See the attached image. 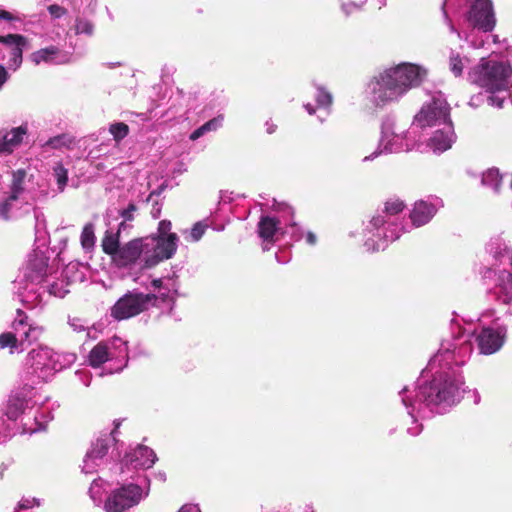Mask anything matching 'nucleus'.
Instances as JSON below:
<instances>
[{
    "label": "nucleus",
    "instance_id": "49530a36",
    "mask_svg": "<svg viewBox=\"0 0 512 512\" xmlns=\"http://www.w3.org/2000/svg\"><path fill=\"white\" fill-rule=\"evenodd\" d=\"M75 30L77 34L91 35L93 33V24L86 19H77Z\"/></svg>",
    "mask_w": 512,
    "mask_h": 512
},
{
    "label": "nucleus",
    "instance_id": "2f4dec72",
    "mask_svg": "<svg viewBox=\"0 0 512 512\" xmlns=\"http://www.w3.org/2000/svg\"><path fill=\"white\" fill-rule=\"evenodd\" d=\"M44 289L46 290V302L48 301L50 296H54L57 298H64L69 292V284H67V280L62 277V279H57L51 283L44 282Z\"/></svg>",
    "mask_w": 512,
    "mask_h": 512
},
{
    "label": "nucleus",
    "instance_id": "c756f323",
    "mask_svg": "<svg viewBox=\"0 0 512 512\" xmlns=\"http://www.w3.org/2000/svg\"><path fill=\"white\" fill-rule=\"evenodd\" d=\"M89 273L88 266L78 261L68 263L62 271V277L67 280V284L82 283L87 279Z\"/></svg>",
    "mask_w": 512,
    "mask_h": 512
},
{
    "label": "nucleus",
    "instance_id": "4d7b16f0",
    "mask_svg": "<svg viewBox=\"0 0 512 512\" xmlns=\"http://www.w3.org/2000/svg\"><path fill=\"white\" fill-rule=\"evenodd\" d=\"M403 142L404 143H411L412 144V148L415 146L416 142H417V137L415 135V132L414 131H407V132H403Z\"/></svg>",
    "mask_w": 512,
    "mask_h": 512
},
{
    "label": "nucleus",
    "instance_id": "423d86ee",
    "mask_svg": "<svg viewBox=\"0 0 512 512\" xmlns=\"http://www.w3.org/2000/svg\"><path fill=\"white\" fill-rule=\"evenodd\" d=\"M76 359L75 353L56 352L46 345H39L26 355L24 377L32 384L48 382L56 373L70 367Z\"/></svg>",
    "mask_w": 512,
    "mask_h": 512
},
{
    "label": "nucleus",
    "instance_id": "8fccbe9b",
    "mask_svg": "<svg viewBox=\"0 0 512 512\" xmlns=\"http://www.w3.org/2000/svg\"><path fill=\"white\" fill-rule=\"evenodd\" d=\"M282 221H287V218L284 216L277 217V216H264L262 215L260 218V221L258 224L264 225V224H280Z\"/></svg>",
    "mask_w": 512,
    "mask_h": 512
},
{
    "label": "nucleus",
    "instance_id": "9b49d317",
    "mask_svg": "<svg viewBox=\"0 0 512 512\" xmlns=\"http://www.w3.org/2000/svg\"><path fill=\"white\" fill-rule=\"evenodd\" d=\"M159 226L156 235L142 237L144 246V266L151 268L174 256L178 247V236Z\"/></svg>",
    "mask_w": 512,
    "mask_h": 512
},
{
    "label": "nucleus",
    "instance_id": "a211bd4d",
    "mask_svg": "<svg viewBox=\"0 0 512 512\" xmlns=\"http://www.w3.org/2000/svg\"><path fill=\"white\" fill-rule=\"evenodd\" d=\"M141 283L149 289L148 294L156 295V305H158V302L170 303L174 301L178 290V282L174 277L151 279L149 284L147 282Z\"/></svg>",
    "mask_w": 512,
    "mask_h": 512
},
{
    "label": "nucleus",
    "instance_id": "58836bf2",
    "mask_svg": "<svg viewBox=\"0 0 512 512\" xmlns=\"http://www.w3.org/2000/svg\"><path fill=\"white\" fill-rule=\"evenodd\" d=\"M206 226H192L190 229H185L182 232L184 239L188 242H197L199 241L204 233Z\"/></svg>",
    "mask_w": 512,
    "mask_h": 512
},
{
    "label": "nucleus",
    "instance_id": "4468645a",
    "mask_svg": "<svg viewBox=\"0 0 512 512\" xmlns=\"http://www.w3.org/2000/svg\"><path fill=\"white\" fill-rule=\"evenodd\" d=\"M407 226H365L362 230L363 245L367 251L384 250L389 243L397 240L401 234L410 232Z\"/></svg>",
    "mask_w": 512,
    "mask_h": 512
},
{
    "label": "nucleus",
    "instance_id": "412c9836",
    "mask_svg": "<svg viewBox=\"0 0 512 512\" xmlns=\"http://www.w3.org/2000/svg\"><path fill=\"white\" fill-rule=\"evenodd\" d=\"M443 203L438 198H429L415 202L410 218L413 224H426L432 220Z\"/></svg>",
    "mask_w": 512,
    "mask_h": 512
},
{
    "label": "nucleus",
    "instance_id": "603ef678",
    "mask_svg": "<svg viewBox=\"0 0 512 512\" xmlns=\"http://www.w3.org/2000/svg\"><path fill=\"white\" fill-rule=\"evenodd\" d=\"M490 95L489 92H487V90L484 92V93H479L475 96H473L471 99H470V102L469 104L471 106H478L480 102H483V101H486L487 102V96Z\"/></svg>",
    "mask_w": 512,
    "mask_h": 512
},
{
    "label": "nucleus",
    "instance_id": "37998d69",
    "mask_svg": "<svg viewBox=\"0 0 512 512\" xmlns=\"http://www.w3.org/2000/svg\"><path fill=\"white\" fill-rule=\"evenodd\" d=\"M405 205L399 199L388 200L384 206V212L388 215H396L403 211Z\"/></svg>",
    "mask_w": 512,
    "mask_h": 512
},
{
    "label": "nucleus",
    "instance_id": "473e14b6",
    "mask_svg": "<svg viewBox=\"0 0 512 512\" xmlns=\"http://www.w3.org/2000/svg\"><path fill=\"white\" fill-rule=\"evenodd\" d=\"M106 482L102 478L94 479L89 487V495L95 505H100L103 500Z\"/></svg>",
    "mask_w": 512,
    "mask_h": 512
},
{
    "label": "nucleus",
    "instance_id": "393cba45",
    "mask_svg": "<svg viewBox=\"0 0 512 512\" xmlns=\"http://www.w3.org/2000/svg\"><path fill=\"white\" fill-rule=\"evenodd\" d=\"M26 177V171L23 169H19L13 171L12 173V182L10 185V195L9 197L0 204V216L3 220H8V212L12 202L16 201L20 195L24 192V180Z\"/></svg>",
    "mask_w": 512,
    "mask_h": 512
},
{
    "label": "nucleus",
    "instance_id": "f3484780",
    "mask_svg": "<svg viewBox=\"0 0 512 512\" xmlns=\"http://www.w3.org/2000/svg\"><path fill=\"white\" fill-rule=\"evenodd\" d=\"M117 268L132 269L144 263V246L142 238H135L120 247L111 259Z\"/></svg>",
    "mask_w": 512,
    "mask_h": 512
},
{
    "label": "nucleus",
    "instance_id": "cd10ccee",
    "mask_svg": "<svg viewBox=\"0 0 512 512\" xmlns=\"http://www.w3.org/2000/svg\"><path fill=\"white\" fill-rule=\"evenodd\" d=\"M283 226H257V234L262 240L263 250H269L271 246L284 238L287 233Z\"/></svg>",
    "mask_w": 512,
    "mask_h": 512
},
{
    "label": "nucleus",
    "instance_id": "20e7f679",
    "mask_svg": "<svg viewBox=\"0 0 512 512\" xmlns=\"http://www.w3.org/2000/svg\"><path fill=\"white\" fill-rule=\"evenodd\" d=\"M426 75L425 68L411 63L387 69L369 82L370 99L376 106L397 101L408 90L420 85Z\"/></svg>",
    "mask_w": 512,
    "mask_h": 512
},
{
    "label": "nucleus",
    "instance_id": "338daca9",
    "mask_svg": "<svg viewBox=\"0 0 512 512\" xmlns=\"http://www.w3.org/2000/svg\"><path fill=\"white\" fill-rule=\"evenodd\" d=\"M266 125H267V132L269 134H272L275 131L276 126L275 125H270L269 123H267Z\"/></svg>",
    "mask_w": 512,
    "mask_h": 512
},
{
    "label": "nucleus",
    "instance_id": "5701e85b",
    "mask_svg": "<svg viewBox=\"0 0 512 512\" xmlns=\"http://www.w3.org/2000/svg\"><path fill=\"white\" fill-rule=\"evenodd\" d=\"M493 293L498 302L512 310V273L510 271L501 270L497 273Z\"/></svg>",
    "mask_w": 512,
    "mask_h": 512
},
{
    "label": "nucleus",
    "instance_id": "6e6552de",
    "mask_svg": "<svg viewBox=\"0 0 512 512\" xmlns=\"http://www.w3.org/2000/svg\"><path fill=\"white\" fill-rule=\"evenodd\" d=\"M446 5L466 6L467 10L463 14V19L469 28L487 33L491 32L496 25V15L492 0H444L442 6L444 16L449 21L450 30L456 32L459 37L460 32L455 29L448 18Z\"/></svg>",
    "mask_w": 512,
    "mask_h": 512
},
{
    "label": "nucleus",
    "instance_id": "3c124183",
    "mask_svg": "<svg viewBox=\"0 0 512 512\" xmlns=\"http://www.w3.org/2000/svg\"><path fill=\"white\" fill-rule=\"evenodd\" d=\"M68 323L75 332H83L86 329L85 324L79 318H71Z\"/></svg>",
    "mask_w": 512,
    "mask_h": 512
},
{
    "label": "nucleus",
    "instance_id": "f704fd0d",
    "mask_svg": "<svg viewBox=\"0 0 512 512\" xmlns=\"http://www.w3.org/2000/svg\"><path fill=\"white\" fill-rule=\"evenodd\" d=\"M222 120L223 118L221 116L209 120L208 122L197 128L195 131H193L192 134L190 135V139L196 140L203 136L206 132L215 131L221 126Z\"/></svg>",
    "mask_w": 512,
    "mask_h": 512
},
{
    "label": "nucleus",
    "instance_id": "0eeeda50",
    "mask_svg": "<svg viewBox=\"0 0 512 512\" xmlns=\"http://www.w3.org/2000/svg\"><path fill=\"white\" fill-rule=\"evenodd\" d=\"M11 328L12 331L0 335V348H9L10 354L22 353L38 341L45 331L43 326L29 319L21 309H17Z\"/></svg>",
    "mask_w": 512,
    "mask_h": 512
},
{
    "label": "nucleus",
    "instance_id": "a878e982",
    "mask_svg": "<svg viewBox=\"0 0 512 512\" xmlns=\"http://www.w3.org/2000/svg\"><path fill=\"white\" fill-rule=\"evenodd\" d=\"M30 58L36 65H39L41 62L63 64L68 61L67 55L61 53L56 46L40 49L32 53Z\"/></svg>",
    "mask_w": 512,
    "mask_h": 512
},
{
    "label": "nucleus",
    "instance_id": "ea45409f",
    "mask_svg": "<svg viewBox=\"0 0 512 512\" xmlns=\"http://www.w3.org/2000/svg\"><path fill=\"white\" fill-rule=\"evenodd\" d=\"M93 226H84L81 234V244L85 250H90L95 244Z\"/></svg>",
    "mask_w": 512,
    "mask_h": 512
},
{
    "label": "nucleus",
    "instance_id": "5fc2aeb1",
    "mask_svg": "<svg viewBox=\"0 0 512 512\" xmlns=\"http://www.w3.org/2000/svg\"><path fill=\"white\" fill-rule=\"evenodd\" d=\"M273 207L276 211L286 213L288 215L293 214V210L291 207H289L286 203H278L274 200Z\"/></svg>",
    "mask_w": 512,
    "mask_h": 512
},
{
    "label": "nucleus",
    "instance_id": "f257e3e1",
    "mask_svg": "<svg viewBox=\"0 0 512 512\" xmlns=\"http://www.w3.org/2000/svg\"><path fill=\"white\" fill-rule=\"evenodd\" d=\"M451 334L441 341L437 353L430 359L413 390L404 387L399 395L412 420L407 433L417 436L422 431L418 417L444 414L463 398L465 383L460 368L470 358L473 345L471 334L452 319Z\"/></svg>",
    "mask_w": 512,
    "mask_h": 512
},
{
    "label": "nucleus",
    "instance_id": "bf43d9fd",
    "mask_svg": "<svg viewBox=\"0 0 512 512\" xmlns=\"http://www.w3.org/2000/svg\"><path fill=\"white\" fill-rule=\"evenodd\" d=\"M359 8H360V6L355 3H349V4L342 5V9L347 15H349L353 10H358Z\"/></svg>",
    "mask_w": 512,
    "mask_h": 512
},
{
    "label": "nucleus",
    "instance_id": "864d4df0",
    "mask_svg": "<svg viewBox=\"0 0 512 512\" xmlns=\"http://www.w3.org/2000/svg\"><path fill=\"white\" fill-rule=\"evenodd\" d=\"M48 11L50 15L55 18H60L62 15L65 14V9L57 4L50 5L48 7Z\"/></svg>",
    "mask_w": 512,
    "mask_h": 512
},
{
    "label": "nucleus",
    "instance_id": "13d9d810",
    "mask_svg": "<svg viewBox=\"0 0 512 512\" xmlns=\"http://www.w3.org/2000/svg\"><path fill=\"white\" fill-rule=\"evenodd\" d=\"M178 512H201L199 507L194 504L183 505Z\"/></svg>",
    "mask_w": 512,
    "mask_h": 512
},
{
    "label": "nucleus",
    "instance_id": "aec40b11",
    "mask_svg": "<svg viewBox=\"0 0 512 512\" xmlns=\"http://www.w3.org/2000/svg\"><path fill=\"white\" fill-rule=\"evenodd\" d=\"M384 147V151L397 153L401 151H409L412 149L411 143L403 142V132L396 133L392 122H385L382 125V136L380 147Z\"/></svg>",
    "mask_w": 512,
    "mask_h": 512
},
{
    "label": "nucleus",
    "instance_id": "79ce46f5",
    "mask_svg": "<svg viewBox=\"0 0 512 512\" xmlns=\"http://www.w3.org/2000/svg\"><path fill=\"white\" fill-rule=\"evenodd\" d=\"M54 175L57 179V184L59 186V189L63 191L64 187L67 184L68 180V171L64 168V166L60 163L56 164L54 167Z\"/></svg>",
    "mask_w": 512,
    "mask_h": 512
},
{
    "label": "nucleus",
    "instance_id": "6ab92c4d",
    "mask_svg": "<svg viewBox=\"0 0 512 512\" xmlns=\"http://www.w3.org/2000/svg\"><path fill=\"white\" fill-rule=\"evenodd\" d=\"M0 43L5 46L9 54L8 68L17 70L22 64L23 50L28 43L27 38L20 34H7L0 36Z\"/></svg>",
    "mask_w": 512,
    "mask_h": 512
},
{
    "label": "nucleus",
    "instance_id": "c9c22d12",
    "mask_svg": "<svg viewBox=\"0 0 512 512\" xmlns=\"http://www.w3.org/2000/svg\"><path fill=\"white\" fill-rule=\"evenodd\" d=\"M482 184L498 192L501 185V177L498 169L492 168L486 171L482 176Z\"/></svg>",
    "mask_w": 512,
    "mask_h": 512
},
{
    "label": "nucleus",
    "instance_id": "2eb2a0df",
    "mask_svg": "<svg viewBox=\"0 0 512 512\" xmlns=\"http://www.w3.org/2000/svg\"><path fill=\"white\" fill-rule=\"evenodd\" d=\"M450 120V107L441 94L434 96L432 102L423 106L414 118V125L420 128L426 126H444Z\"/></svg>",
    "mask_w": 512,
    "mask_h": 512
},
{
    "label": "nucleus",
    "instance_id": "7c9ffc66",
    "mask_svg": "<svg viewBox=\"0 0 512 512\" xmlns=\"http://www.w3.org/2000/svg\"><path fill=\"white\" fill-rule=\"evenodd\" d=\"M121 227L122 226H117L116 229H108L102 239V249L107 255L111 257V259L122 246L120 245L119 239Z\"/></svg>",
    "mask_w": 512,
    "mask_h": 512
},
{
    "label": "nucleus",
    "instance_id": "dca6fc26",
    "mask_svg": "<svg viewBox=\"0 0 512 512\" xmlns=\"http://www.w3.org/2000/svg\"><path fill=\"white\" fill-rule=\"evenodd\" d=\"M118 427L119 423H116L115 429L111 432L110 436L98 438L94 443H92L91 449L87 451L83 460V473L92 474L105 462V457L111 446L112 440H115V432Z\"/></svg>",
    "mask_w": 512,
    "mask_h": 512
},
{
    "label": "nucleus",
    "instance_id": "bb28decb",
    "mask_svg": "<svg viewBox=\"0 0 512 512\" xmlns=\"http://www.w3.org/2000/svg\"><path fill=\"white\" fill-rule=\"evenodd\" d=\"M486 252L495 261V264L504 263L509 255L512 253V249L502 239L501 236H495L490 238L486 244Z\"/></svg>",
    "mask_w": 512,
    "mask_h": 512
},
{
    "label": "nucleus",
    "instance_id": "0e129e2a",
    "mask_svg": "<svg viewBox=\"0 0 512 512\" xmlns=\"http://www.w3.org/2000/svg\"><path fill=\"white\" fill-rule=\"evenodd\" d=\"M382 152H383V150H376V151H375V152H373L371 155L366 156V157L364 158V161L372 160V159L376 158L378 155H380Z\"/></svg>",
    "mask_w": 512,
    "mask_h": 512
},
{
    "label": "nucleus",
    "instance_id": "72a5a7b5",
    "mask_svg": "<svg viewBox=\"0 0 512 512\" xmlns=\"http://www.w3.org/2000/svg\"><path fill=\"white\" fill-rule=\"evenodd\" d=\"M286 228L291 229V237L293 241H300L302 239L305 240V242L308 245H315L317 242L316 235L311 231H303L301 229V226H285Z\"/></svg>",
    "mask_w": 512,
    "mask_h": 512
},
{
    "label": "nucleus",
    "instance_id": "e433bc0d",
    "mask_svg": "<svg viewBox=\"0 0 512 512\" xmlns=\"http://www.w3.org/2000/svg\"><path fill=\"white\" fill-rule=\"evenodd\" d=\"M74 143V138L69 134H61L50 138L45 146L51 147L52 149L70 148Z\"/></svg>",
    "mask_w": 512,
    "mask_h": 512
},
{
    "label": "nucleus",
    "instance_id": "6e6d98bb",
    "mask_svg": "<svg viewBox=\"0 0 512 512\" xmlns=\"http://www.w3.org/2000/svg\"><path fill=\"white\" fill-rule=\"evenodd\" d=\"M0 19L7 21H20L21 17L6 10L0 9Z\"/></svg>",
    "mask_w": 512,
    "mask_h": 512
},
{
    "label": "nucleus",
    "instance_id": "a18cd8bd",
    "mask_svg": "<svg viewBox=\"0 0 512 512\" xmlns=\"http://www.w3.org/2000/svg\"><path fill=\"white\" fill-rule=\"evenodd\" d=\"M463 61L460 56L452 54L449 59V68L455 76H460L463 72Z\"/></svg>",
    "mask_w": 512,
    "mask_h": 512
},
{
    "label": "nucleus",
    "instance_id": "39448f33",
    "mask_svg": "<svg viewBox=\"0 0 512 512\" xmlns=\"http://www.w3.org/2000/svg\"><path fill=\"white\" fill-rule=\"evenodd\" d=\"M469 78L490 93L487 96L488 105L502 108L512 85V69L507 62L482 58L469 72Z\"/></svg>",
    "mask_w": 512,
    "mask_h": 512
},
{
    "label": "nucleus",
    "instance_id": "c85d7f7f",
    "mask_svg": "<svg viewBox=\"0 0 512 512\" xmlns=\"http://www.w3.org/2000/svg\"><path fill=\"white\" fill-rule=\"evenodd\" d=\"M26 129L13 128L9 132L0 131V153H11L21 143Z\"/></svg>",
    "mask_w": 512,
    "mask_h": 512
},
{
    "label": "nucleus",
    "instance_id": "de8ad7c7",
    "mask_svg": "<svg viewBox=\"0 0 512 512\" xmlns=\"http://www.w3.org/2000/svg\"><path fill=\"white\" fill-rule=\"evenodd\" d=\"M137 210V207L134 204H129L126 209L117 210V213L122 217V222L120 224H124L126 221H132L133 213Z\"/></svg>",
    "mask_w": 512,
    "mask_h": 512
},
{
    "label": "nucleus",
    "instance_id": "69168bd1",
    "mask_svg": "<svg viewBox=\"0 0 512 512\" xmlns=\"http://www.w3.org/2000/svg\"><path fill=\"white\" fill-rule=\"evenodd\" d=\"M304 107L310 115H312L315 112V109L313 108V106L311 104H306Z\"/></svg>",
    "mask_w": 512,
    "mask_h": 512
},
{
    "label": "nucleus",
    "instance_id": "b1692460",
    "mask_svg": "<svg viewBox=\"0 0 512 512\" xmlns=\"http://www.w3.org/2000/svg\"><path fill=\"white\" fill-rule=\"evenodd\" d=\"M456 135L453 130L452 122H445L444 126L437 129L428 141V146L434 152H444L451 148Z\"/></svg>",
    "mask_w": 512,
    "mask_h": 512
},
{
    "label": "nucleus",
    "instance_id": "f03ea898",
    "mask_svg": "<svg viewBox=\"0 0 512 512\" xmlns=\"http://www.w3.org/2000/svg\"><path fill=\"white\" fill-rule=\"evenodd\" d=\"M49 243L46 226H35L34 248L22 268V278L16 281V293L22 304L29 309L46 304L43 283L58 269V255L48 247Z\"/></svg>",
    "mask_w": 512,
    "mask_h": 512
},
{
    "label": "nucleus",
    "instance_id": "4be33fe9",
    "mask_svg": "<svg viewBox=\"0 0 512 512\" xmlns=\"http://www.w3.org/2000/svg\"><path fill=\"white\" fill-rule=\"evenodd\" d=\"M157 457L155 452L144 445H137L135 448L131 449L125 455V463L126 465H131L133 468H141L148 469L151 468L156 462Z\"/></svg>",
    "mask_w": 512,
    "mask_h": 512
},
{
    "label": "nucleus",
    "instance_id": "774afa93",
    "mask_svg": "<svg viewBox=\"0 0 512 512\" xmlns=\"http://www.w3.org/2000/svg\"><path fill=\"white\" fill-rule=\"evenodd\" d=\"M7 469V466L4 463L0 464V477L3 475V472Z\"/></svg>",
    "mask_w": 512,
    "mask_h": 512
},
{
    "label": "nucleus",
    "instance_id": "680f3d73",
    "mask_svg": "<svg viewBox=\"0 0 512 512\" xmlns=\"http://www.w3.org/2000/svg\"><path fill=\"white\" fill-rule=\"evenodd\" d=\"M161 207L158 205V203H155L150 211L153 219H157L160 215Z\"/></svg>",
    "mask_w": 512,
    "mask_h": 512
},
{
    "label": "nucleus",
    "instance_id": "9d476101",
    "mask_svg": "<svg viewBox=\"0 0 512 512\" xmlns=\"http://www.w3.org/2000/svg\"><path fill=\"white\" fill-rule=\"evenodd\" d=\"M88 361L95 368L105 364L101 376L120 372L127 365V344L119 337L100 342L90 351Z\"/></svg>",
    "mask_w": 512,
    "mask_h": 512
},
{
    "label": "nucleus",
    "instance_id": "e2e57ef3",
    "mask_svg": "<svg viewBox=\"0 0 512 512\" xmlns=\"http://www.w3.org/2000/svg\"><path fill=\"white\" fill-rule=\"evenodd\" d=\"M231 200H232V198L228 194V192L221 191V193H220V202L229 203Z\"/></svg>",
    "mask_w": 512,
    "mask_h": 512
},
{
    "label": "nucleus",
    "instance_id": "c03bdc74",
    "mask_svg": "<svg viewBox=\"0 0 512 512\" xmlns=\"http://www.w3.org/2000/svg\"><path fill=\"white\" fill-rule=\"evenodd\" d=\"M316 101L319 106L328 107L332 104V95L326 91L322 86H317Z\"/></svg>",
    "mask_w": 512,
    "mask_h": 512
},
{
    "label": "nucleus",
    "instance_id": "f8f14e48",
    "mask_svg": "<svg viewBox=\"0 0 512 512\" xmlns=\"http://www.w3.org/2000/svg\"><path fill=\"white\" fill-rule=\"evenodd\" d=\"M140 477V475L137 476L136 483L122 484L113 489L103 502V510L105 512H125L144 500L149 493V483L144 477L143 481L147 483V487L143 488L138 483Z\"/></svg>",
    "mask_w": 512,
    "mask_h": 512
},
{
    "label": "nucleus",
    "instance_id": "09e8293b",
    "mask_svg": "<svg viewBox=\"0 0 512 512\" xmlns=\"http://www.w3.org/2000/svg\"><path fill=\"white\" fill-rule=\"evenodd\" d=\"M75 376L77 377L78 381L81 382L84 386L88 387L90 385L91 373L88 370H77L75 372Z\"/></svg>",
    "mask_w": 512,
    "mask_h": 512
},
{
    "label": "nucleus",
    "instance_id": "052dcab7",
    "mask_svg": "<svg viewBox=\"0 0 512 512\" xmlns=\"http://www.w3.org/2000/svg\"><path fill=\"white\" fill-rule=\"evenodd\" d=\"M7 77H8V73H7L6 69L2 65H0V88L6 82Z\"/></svg>",
    "mask_w": 512,
    "mask_h": 512
},
{
    "label": "nucleus",
    "instance_id": "1a4fd4ad",
    "mask_svg": "<svg viewBox=\"0 0 512 512\" xmlns=\"http://www.w3.org/2000/svg\"><path fill=\"white\" fill-rule=\"evenodd\" d=\"M478 326V332L474 333L479 352L483 355L498 352L507 338V325L504 321L495 315L493 309H488L480 314Z\"/></svg>",
    "mask_w": 512,
    "mask_h": 512
},
{
    "label": "nucleus",
    "instance_id": "ddd939ff",
    "mask_svg": "<svg viewBox=\"0 0 512 512\" xmlns=\"http://www.w3.org/2000/svg\"><path fill=\"white\" fill-rule=\"evenodd\" d=\"M153 306H156L155 294H145L134 289L127 291L115 302L110 308V316L117 321L127 320Z\"/></svg>",
    "mask_w": 512,
    "mask_h": 512
},
{
    "label": "nucleus",
    "instance_id": "a19ab883",
    "mask_svg": "<svg viewBox=\"0 0 512 512\" xmlns=\"http://www.w3.org/2000/svg\"><path fill=\"white\" fill-rule=\"evenodd\" d=\"M41 505V500L35 497H23L16 507V510L19 512H25L33 507H39Z\"/></svg>",
    "mask_w": 512,
    "mask_h": 512
},
{
    "label": "nucleus",
    "instance_id": "4c0bfd02",
    "mask_svg": "<svg viewBox=\"0 0 512 512\" xmlns=\"http://www.w3.org/2000/svg\"><path fill=\"white\" fill-rule=\"evenodd\" d=\"M109 132L113 135L114 140L119 142L128 135L129 127L123 122H117L110 125Z\"/></svg>",
    "mask_w": 512,
    "mask_h": 512
},
{
    "label": "nucleus",
    "instance_id": "7ed1b4c3",
    "mask_svg": "<svg viewBox=\"0 0 512 512\" xmlns=\"http://www.w3.org/2000/svg\"><path fill=\"white\" fill-rule=\"evenodd\" d=\"M29 393L24 387L9 396L4 414L11 423L6 425V420L0 419V444L15 434L17 421L23 433L33 434L44 430L53 419L50 408L43 403L38 404Z\"/></svg>",
    "mask_w": 512,
    "mask_h": 512
}]
</instances>
